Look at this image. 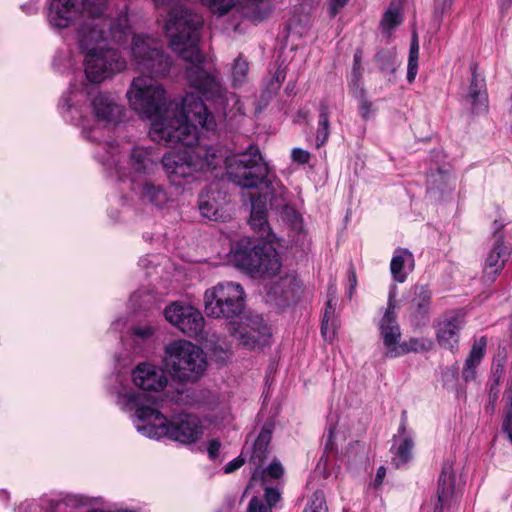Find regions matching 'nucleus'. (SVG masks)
Instances as JSON below:
<instances>
[{
    "label": "nucleus",
    "mask_w": 512,
    "mask_h": 512,
    "mask_svg": "<svg viewBox=\"0 0 512 512\" xmlns=\"http://www.w3.org/2000/svg\"><path fill=\"white\" fill-rule=\"evenodd\" d=\"M130 58L143 76L132 80L127 98L131 107L142 117L152 120L150 138L159 144H183V150L165 153L161 158L169 182L183 187L207 179L208 175L226 165L228 179L241 188L252 189L265 183L269 166L257 146L226 157L218 146L197 142L199 129L215 132L217 123L203 99L187 93L181 100L168 99L163 86L153 78L166 76L172 66L169 55L157 37L134 34Z\"/></svg>",
    "instance_id": "f257e3e1"
},
{
    "label": "nucleus",
    "mask_w": 512,
    "mask_h": 512,
    "mask_svg": "<svg viewBox=\"0 0 512 512\" xmlns=\"http://www.w3.org/2000/svg\"><path fill=\"white\" fill-rule=\"evenodd\" d=\"M109 0H50L49 26L63 31L75 26L74 41L83 57L85 78L101 84L127 67L121 52L107 45L108 40L122 44L131 34L126 8L117 18L109 17Z\"/></svg>",
    "instance_id": "f03ea898"
},
{
    "label": "nucleus",
    "mask_w": 512,
    "mask_h": 512,
    "mask_svg": "<svg viewBox=\"0 0 512 512\" xmlns=\"http://www.w3.org/2000/svg\"><path fill=\"white\" fill-rule=\"evenodd\" d=\"M156 7L171 6L165 23V31L170 38L171 48L180 57L191 63L186 68L185 76L190 87L211 102L215 109L226 115V107L233 102L240 115L244 114L243 103L235 94L228 96L223 84L213 74L207 72L200 65L203 56L198 49L200 39L199 30L203 25V18L196 12L178 4L181 0H152ZM208 6L213 13L220 16L228 13L234 6V0H200Z\"/></svg>",
    "instance_id": "7ed1b4c3"
},
{
    "label": "nucleus",
    "mask_w": 512,
    "mask_h": 512,
    "mask_svg": "<svg viewBox=\"0 0 512 512\" xmlns=\"http://www.w3.org/2000/svg\"><path fill=\"white\" fill-rule=\"evenodd\" d=\"M117 396L118 404L123 409H135V428L146 437H168L183 444H191L198 441L203 434L200 420L193 415L179 414L169 421L157 408L148 405L149 399L140 393L118 391Z\"/></svg>",
    "instance_id": "20e7f679"
},
{
    "label": "nucleus",
    "mask_w": 512,
    "mask_h": 512,
    "mask_svg": "<svg viewBox=\"0 0 512 512\" xmlns=\"http://www.w3.org/2000/svg\"><path fill=\"white\" fill-rule=\"evenodd\" d=\"M230 263L251 276L272 277L282 266L277 250L271 243L250 237L240 238L229 252Z\"/></svg>",
    "instance_id": "39448f33"
},
{
    "label": "nucleus",
    "mask_w": 512,
    "mask_h": 512,
    "mask_svg": "<svg viewBox=\"0 0 512 512\" xmlns=\"http://www.w3.org/2000/svg\"><path fill=\"white\" fill-rule=\"evenodd\" d=\"M163 363L171 376L180 381L197 380L207 366L203 350L188 340H174L167 344Z\"/></svg>",
    "instance_id": "423d86ee"
},
{
    "label": "nucleus",
    "mask_w": 512,
    "mask_h": 512,
    "mask_svg": "<svg viewBox=\"0 0 512 512\" xmlns=\"http://www.w3.org/2000/svg\"><path fill=\"white\" fill-rule=\"evenodd\" d=\"M245 291L237 282L225 281L204 293V310L208 317L235 322L245 309Z\"/></svg>",
    "instance_id": "0eeeda50"
},
{
    "label": "nucleus",
    "mask_w": 512,
    "mask_h": 512,
    "mask_svg": "<svg viewBox=\"0 0 512 512\" xmlns=\"http://www.w3.org/2000/svg\"><path fill=\"white\" fill-rule=\"evenodd\" d=\"M228 332L238 345L251 350L268 345L272 335L270 328L260 316H252L239 323L231 322Z\"/></svg>",
    "instance_id": "6e6552de"
},
{
    "label": "nucleus",
    "mask_w": 512,
    "mask_h": 512,
    "mask_svg": "<svg viewBox=\"0 0 512 512\" xmlns=\"http://www.w3.org/2000/svg\"><path fill=\"white\" fill-rule=\"evenodd\" d=\"M166 320L183 334L196 339L204 336L205 318L189 304L172 303L164 310Z\"/></svg>",
    "instance_id": "1a4fd4ad"
},
{
    "label": "nucleus",
    "mask_w": 512,
    "mask_h": 512,
    "mask_svg": "<svg viewBox=\"0 0 512 512\" xmlns=\"http://www.w3.org/2000/svg\"><path fill=\"white\" fill-rule=\"evenodd\" d=\"M90 110L95 122L104 127L116 126L124 118L125 108L111 92L99 91L90 98Z\"/></svg>",
    "instance_id": "9d476101"
},
{
    "label": "nucleus",
    "mask_w": 512,
    "mask_h": 512,
    "mask_svg": "<svg viewBox=\"0 0 512 512\" xmlns=\"http://www.w3.org/2000/svg\"><path fill=\"white\" fill-rule=\"evenodd\" d=\"M396 290V286L390 289L386 310L378 324L380 338L386 349L384 355L387 358H392V350L397 349L402 335L396 319Z\"/></svg>",
    "instance_id": "9b49d317"
},
{
    "label": "nucleus",
    "mask_w": 512,
    "mask_h": 512,
    "mask_svg": "<svg viewBox=\"0 0 512 512\" xmlns=\"http://www.w3.org/2000/svg\"><path fill=\"white\" fill-rule=\"evenodd\" d=\"M89 85L84 82L71 83L67 94L60 101V110L64 119L69 120L75 125H82V111L79 105L88 92Z\"/></svg>",
    "instance_id": "f8f14e48"
},
{
    "label": "nucleus",
    "mask_w": 512,
    "mask_h": 512,
    "mask_svg": "<svg viewBox=\"0 0 512 512\" xmlns=\"http://www.w3.org/2000/svg\"><path fill=\"white\" fill-rule=\"evenodd\" d=\"M132 380L138 388L144 391L158 392L168 384L165 372L150 363H140L132 371Z\"/></svg>",
    "instance_id": "ddd939ff"
},
{
    "label": "nucleus",
    "mask_w": 512,
    "mask_h": 512,
    "mask_svg": "<svg viewBox=\"0 0 512 512\" xmlns=\"http://www.w3.org/2000/svg\"><path fill=\"white\" fill-rule=\"evenodd\" d=\"M393 440L394 444L391 447L393 457L391 463L395 468H400L411 460L414 447L413 434L407 430L405 411L401 415L398 433L394 436Z\"/></svg>",
    "instance_id": "4468645a"
},
{
    "label": "nucleus",
    "mask_w": 512,
    "mask_h": 512,
    "mask_svg": "<svg viewBox=\"0 0 512 512\" xmlns=\"http://www.w3.org/2000/svg\"><path fill=\"white\" fill-rule=\"evenodd\" d=\"M409 303L411 321L416 326L425 325L429 320L432 293L427 285H415L411 289Z\"/></svg>",
    "instance_id": "2eb2a0df"
},
{
    "label": "nucleus",
    "mask_w": 512,
    "mask_h": 512,
    "mask_svg": "<svg viewBox=\"0 0 512 512\" xmlns=\"http://www.w3.org/2000/svg\"><path fill=\"white\" fill-rule=\"evenodd\" d=\"M472 77L468 87V93L465 96V101L471 106L473 114H484L488 112V95L486 89V82L484 77L477 73L475 65L470 66Z\"/></svg>",
    "instance_id": "dca6fc26"
},
{
    "label": "nucleus",
    "mask_w": 512,
    "mask_h": 512,
    "mask_svg": "<svg viewBox=\"0 0 512 512\" xmlns=\"http://www.w3.org/2000/svg\"><path fill=\"white\" fill-rule=\"evenodd\" d=\"M509 255L510 253L505 246L503 235L497 236L484 259V277L493 282L503 270Z\"/></svg>",
    "instance_id": "f3484780"
},
{
    "label": "nucleus",
    "mask_w": 512,
    "mask_h": 512,
    "mask_svg": "<svg viewBox=\"0 0 512 512\" xmlns=\"http://www.w3.org/2000/svg\"><path fill=\"white\" fill-rule=\"evenodd\" d=\"M455 481L456 475L453 469V464L447 461L443 464L438 479V502L436 509L443 510L446 507H450L454 503L457 495Z\"/></svg>",
    "instance_id": "a211bd4d"
},
{
    "label": "nucleus",
    "mask_w": 512,
    "mask_h": 512,
    "mask_svg": "<svg viewBox=\"0 0 512 512\" xmlns=\"http://www.w3.org/2000/svg\"><path fill=\"white\" fill-rule=\"evenodd\" d=\"M462 325L463 321L458 315L446 317L439 322L436 331L439 345L452 352H456L458 350L459 332Z\"/></svg>",
    "instance_id": "6ab92c4d"
},
{
    "label": "nucleus",
    "mask_w": 512,
    "mask_h": 512,
    "mask_svg": "<svg viewBox=\"0 0 512 512\" xmlns=\"http://www.w3.org/2000/svg\"><path fill=\"white\" fill-rule=\"evenodd\" d=\"M266 213V204L261 200V197L252 198L249 224L253 231L259 234L260 238L270 243L274 240V235H272Z\"/></svg>",
    "instance_id": "aec40b11"
},
{
    "label": "nucleus",
    "mask_w": 512,
    "mask_h": 512,
    "mask_svg": "<svg viewBox=\"0 0 512 512\" xmlns=\"http://www.w3.org/2000/svg\"><path fill=\"white\" fill-rule=\"evenodd\" d=\"M220 196V192L212 187L199 195V210L203 217L214 221L223 217Z\"/></svg>",
    "instance_id": "412c9836"
},
{
    "label": "nucleus",
    "mask_w": 512,
    "mask_h": 512,
    "mask_svg": "<svg viewBox=\"0 0 512 512\" xmlns=\"http://www.w3.org/2000/svg\"><path fill=\"white\" fill-rule=\"evenodd\" d=\"M486 345L487 341L485 337H481L474 341L462 370V378L465 382H471L476 379V369L485 355Z\"/></svg>",
    "instance_id": "4be33fe9"
},
{
    "label": "nucleus",
    "mask_w": 512,
    "mask_h": 512,
    "mask_svg": "<svg viewBox=\"0 0 512 512\" xmlns=\"http://www.w3.org/2000/svg\"><path fill=\"white\" fill-rule=\"evenodd\" d=\"M158 156L152 148L134 147L130 154V165L135 172L149 173L157 165Z\"/></svg>",
    "instance_id": "5701e85b"
},
{
    "label": "nucleus",
    "mask_w": 512,
    "mask_h": 512,
    "mask_svg": "<svg viewBox=\"0 0 512 512\" xmlns=\"http://www.w3.org/2000/svg\"><path fill=\"white\" fill-rule=\"evenodd\" d=\"M406 265H408L409 270L413 269L414 258L412 253L406 248L399 247L395 249L390 263V271L396 282L403 283L407 279Z\"/></svg>",
    "instance_id": "b1692460"
},
{
    "label": "nucleus",
    "mask_w": 512,
    "mask_h": 512,
    "mask_svg": "<svg viewBox=\"0 0 512 512\" xmlns=\"http://www.w3.org/2000/svg\"><path fill=\"white\" fill-rule=\"evenodd\" d=\"M139 194L144 203L151 204L157 208H163L170 201V196L165 187L150 181H146L141 185Z\"/></svg>",
    "instance_id": "393cba45"
},
{
    "label": "nucleus",
    "mask_w": 512,
    "mask_h": 512,
    "mask_svg": "<svg viewBox=\"0 0 512 512\" xmlns=\"http://www.w3.org/2000/svg\"><path fill=\"white\" fill-rule=\"evenodd\" d=\"M118 146L112 142H106L99 146L96 157L109 170H114L119 179H123L125 172L119 167Z\"/></svg>",
    "instance_id": "a878e982"
},
{
    "label": "nucleus",
    "mask_w": 512,
    "mask_h": 512,
    "mask_svg": "<svg viewBox=\"0 0 512 512\" xmlns=\"http://www.w3.org/2000/svg\"><path fill=\"white\" fill-rule=\"evenodd\" d=\"M273 425L266 423L257 436L252 449L251 461L261 465L267 456L268 446L272 437Z\"/></svg>",
    "instance_id": "bb28decb"
},
{
    "label": "nucleus",
    "mask_w": 512,
    "mask_h": 512,
    "mask_svg": "<svg viewBox=\"0 0 512 512\" xmlns=\"http://www.w3.org/2000/svg\"><path fill=\"white\" fill-rule=\"evenodd\" d=\"M249 4L245 10V17L258 24L268 19L273 11L274 5L271 0H248Z\"/></svg>",
    "instance_id": "cd10ccee"
},
{
    "label": "nucleus",
    "mask_w": 512,
    "mask_h": 512,
    "mask_svg": "<svg viewBox=\"0 0 512 512\" xmlns=\"http://www.w3.org/2000/svg\"><path fill=\"white\" fill-rule=\"evenodd\" d=\"M433 348V341L429 338H410L407 341L401 342L397 349L392 350V358H397L408 353L427 352Z\"/></svg>",
    "instance_id": "c85d7f7f"
},
{
    "label": "nucleus",
    "mask_w": 512,
    "mask_h": 512,
    "mask_svg": "<svg viewBox=\"0 0 512 512\" xmlns=\"http://www.w3.org/2000/svg\"><path fill=\"white\" fill-rule=\"evenodd\" d=\"M265 502L258 497H253L248 505V512H272V508L280 501L281 493L276 488L266 487Z\"/></svg>",
    "instance_id": "c756f323"
},
{
    "label": "nucleus",
    "mask_w": 512,
    "mask_h": 512,
    "mask_svg": "<svg viewBox=\"0 0 512 512\" xmlns=\"http://www.w3.org/2000/svg\"><path fill=\"white\" fill-rule=\"evenodd\" d=\"M338 299L328 298L321 324V333L326 340H332L337 328L335 309Z\"/></svg>",
    "instance_id": "7c9ffc66"
},
{
    "label": "nucleus",
    "mask_w": 512,
    "mask_h": 512,
    "mask_svg": "<svg viewBox=\"0 0 512 512\" xmlns=\"http://www.w3.org/2000/svg\"><path fill=\"white\" fill-rule=\"evenodd\" d=\"M318 127L316 131V145L319 147L326 143L330 135V112L326 101L319 105Z\"/></svg>",
    "instance_id": "2f4dec72"
},
{
    "label": "nucleus",
    "mask_w": 512,
    "mask_h": 512,
    "mask_svg": "<svg viewBox=\"0 0 512 512\" xmlns=\"http://www.w3.org/2000/svg\"><path fill=\"white\" fill-rule=\"evenodd\" d=\"M418 58H419V42L418 36L416 33H413L410 49H409V57H408V66H407V80L409 83H412L418 72Z\"/></svg>",
    "instance_id": "473e14b6"
},
{
    "label": "nucleus",
    "mask_w": 512,
    "mask_h": 512,
    "mask_svg": "<svg viewBox=\"0 0 512 512\" xmlns=\"http://www.w3.org/2000/svg\"><path fill=\"white\" fill-rule=\"evenodd\" d=\"M286 189L283 185L277 184L276 186L271 187L270 195V206L274 209H284L285 211L292 212L296 217L295 211L288 206V200L286 199Z\"/></svg>",
    "instance_id": "72a5a7b5"
},
{
    "label": "nucleus",
    "mask_w": 512,
    "mask_h": 512,
    "mask_svg": "<svg viewBox=\"0 0 512 512\" xmlns=\"http://www.w3.org/2000/svg\"><path fill=\"white\" fill-rule=\"evenodd\" d=\"M401 21L400 7L398 5L391 4L382 18L380 27L384 33L390 34L401 23Z\"/></svg>",
    "instance_id": "f704fd0d"
},
{
    "label": "nucleus",
    "mask_w": 512,
    "mask_h": 512,
    "mask_svg": "<svg viewBox=\"0 0 512 512\" xmlns=\"http://www.w3.org/2000/svg\"><path fill=\"white\" fill-rule=\"evenodd\" d=\"M249 72L248 62L242 56H238L232 68V85L235 88L241 87L247 80Z\"/></svg>",
    "instance_id": "c9c22d12"
},
{
    "label": "nucleus",
    "mask_w": 512,
    "mask_h": 512,
    "mask_svg": "<svg viewBox=\"0 0 512 512\" xmlns=\"http://www.w3.org/2000/svg\"><path fill=\"white\" fill-rule=\"evenodd\" d=\"M304 512H328L323 491H315L309 498Z\"/></svg>",
    "instance_id": "e433bc0d"
},
{
    "label": "nucleus",
    "mask_w": 512,
    "mask_h": 512,
    "mask_svg": "<svg viewBox=\"0 0 512 512\" xmlns=\"http://www.w3.org/2000/svg\"><path fill=\"white\" fill-rule=\"evenodd\" d=\"M506 398L507 406L505 410L504 420L502 423V430L512 443V384L509 387Z\"/></svg>",
    "instance_id": "4c0bfd02"
},
{
    "label": "nucleus",
    "mask_w": 512,
    "mask_h": 512,
    "mask_svg": "<svg viewBox=\"0 0 512 512\" xmlns=\"http://www.w3.org/2000/svg\"><path fill=\"white\" fill-rule=\"evenodd\" d=\"M451 181V176L446 173V172H442V171H437V172H432L428 175V179H427V182H428V190L429 191H432L434 189H440L441 188V184H449Z\"/></svg>",
    "instance_id": "58836bf2"
},
{
    "label": "nucleus",
    "mask_w": 512,
    "mask_h": 512,
    "mask_svg": "<svg viewBox=\"0 0 512 512\" xmlns=\"http://www.w3.org/2000/svg\"><path fill=\"white\" fill-rule=\"evenodd\" d=\"M452 4L453 0H435L433 16L437 25V29L440 28L443 14L451 9Z\"/></svg>",
    "instance_id": "ea45409f"
},
{
    "label": "nucleus",
    "mask_w": 512,
    "mask_h": 512,
    "mask_svg": "<svg viewBox=\"0 0 512 512\" xmlns=\"http://www.w3.org/2000/svg\"><path fill=\"white\" fill-rule=\"evenodd\" d=\"M346 456L350 461H358L366 456L365 444L355 441L349 445L346 451Z\"/></svg>",
    "instance_id": "a19ab883"
},
{
    "label": "nucleus",
    "mask_w": 512,
    "mask_h": 512,
    "mask_svg": "<svg viewBox=\"0 0 512 512\" xmlns=\"http://www.w3.org/2000/svg\"><path fill=\"white\" fill-rule=\"evenodd\" d=\"M376 61L380 70L394 72V59L391 53L380 51L376 54Z\"/></svg>",
    "instance_id": "79ce46f5"
},
{
    "label": "nucleus",
    "mask_w": 512,
    "mask_h": 512,
    "mask_svg": "<svg viewBox=\"0 0 512 512\" xmlns=\"http://www.w3.org/2000/svg\"><path fill=\"white\" fill-rule=\"evenodd\" d=\"M63 499H44L42 500L41 509L45 512H71L67 506H61Z\"/></svg>",
    "instance_id": "37998d69"
},
{
    "label": "nucleus",
    "mask_w": 512,
    "mask_h": 512,
    "mask_svg": "<svg viewBox=\"0 0 512 512\" xmlns=\"http://www.w3.org/2000/svg\"><path fill=\"white\" fill-rule=\"evenodd\" d=\"M499 396V381L495 380L491 385L488 393V405L486 407L487 412L494 413L495 404Z\"/></svg>",
    "instance_id": "c03bdc74"
},
{
    "label": "nucleus",
    "mask_w": 512,
    "mask_h": 512,
    "mask_svg": "<svg viewBox=\"0 0 512 512\" xmlns=\"http://www.w3.org/2000/svg\"><path fill=\"white\" fill-rule=\"evenodd\" d=\"M372 103L365 97L364 93L360 97L359 113L364 120H367L372 115Z\"/></svg>",
    "instance_id": "a18cd8bd"
},
{
    "label": "nucleus",
    "mask_w": 512,
    "mask_h": 512,
    "mask_svg": "<svg viewBox=\"0 0 512 512\" xmlns=\"http://www.w3.org/2000/svg\"><path fill=\"white\" fill-rule=\"evenodd\" d=\"M62 499L63 503L60 504V507L67 506V508H69L71 511L79 508L84 504L83 498L77 495H67Z\"/></svg>",
    "instance_id": "49530a36"
},
{
    "label": "nucleus",
    "mask_w": 512,
    "mask_h": 512,
    "mask_svg": "<svg viewBox=\"0 0 512 512\" xmlns=\"http://www.w3.org/2000/svg\"><path fill=\"white\" fill-rule=\"evenodd\" d=\"M291 158L294 162L299 164H306L310 160V154L304 149L294 148L291 152Z\"/></svg>",
    "instance_id": "de8ad7c7"
},
{
    "label": "nucleus",
    "mask_w": 512,
    "mask_h": 512,
    "mask_svg": "<svg viewBox=\"0 0 512 512\" xmlns=\"http://www.w3.org/2000/svg\"><path fill=\"white\" fill-rule=\"evenodd\" d=\"M283 467L280 462L273 461L266 469L267 473L271 478L278 479L283 475Z\"/></svg>",
    "instance_id": "09e8293b"
},
{
    "label": "nucleus",
    "mask_w": 512,
    "mask_h": 512,
    "mask_svg": "<svg viewBox=\"0 0 512 512\" xmlns=\"http://www.w3.org/2000/svg\"><path fill=\"white\" fill-rule=\"evenodd\" d=\"M329 1V15L335 17L340 9H342L349 0H328Z\"/></svg>",
    "instance_id": "8fccbe9b"
},
{
    "label": "nucleus",
    "mask_w": 512,
    "mask_h": 512,
    "mask_svg": "<svg viewBox=\"0 0 512 512\" xmlns=\"http://www.w3.org/2000/svg\"><path fill=\"white\" fill-rule=\"evenodd\" d=\"M244 464V459L241 457L235 458L232 461L228 462L224 467V472L226 474L232 473L235 470L239 469Z\"/></svg>",
    "instance_id": "3c124183"
},
{
    "label": "nucleus",
    "mask_w": 512,
    "mask_h": 512,
    "mask_svg": "<svg viewBox=\"0 0 512 512\" xmlns=\"http://www.w3.org/2000/svg\"><path fill=\"white\" fill-rule=\"evenodd\" d=\"M220 447H221V443L216 439H213L209 442L207 450H208V455L211 459H215L218 456Z\"/></svg>",
    "instance_id": "603ef678"
},
{
    "label": "nucleus",
    "mask_w": 512,
    "mask_h": 512,
    "mask_svg": "<svg viewBox=\"0 0 512 512\" xmlns=\"http://www.w3.org/2000/svg\"><path fill=\"white\" fill-rule=\"evenodd\" d=\"M133 333L140 338H148L153 334V329L150 326L135 327Z\"/></svg>",
    "instance_id": "864d4df0"
},
{
    "label": "nucleus",
    "mask_w": 512,
    "mask_h": 512,
    "mask_svg": "<svg viewBox=\"0 0 512 512\" xmlns=\"http://www.w3.org/2000/svg\"><path fill=\"white\" fill-rule=\"evenodd\" d=\"M385 476H386V469L384 466H380L377 469V473H376L375 479L373 481L374 488H378L382 485Z\"/></svg>",
    "instance_id": "5fc2aeb1"
},
{
    "label": "nucleus",
    "mask_w": 512,
    "mask_h": 512,
    "mask_svg": "<svg viewBox=\"0 0 512 512\" xmlns=\"http://www.w3.org/2000/svg\"><path fill=\"white\" fill-rule=\"evenodd\" d=\"M38 505L34 501L27 500L19 505L17 512H31L36 510Z\"/></svg>",
    "instance_id": "6e6d98bb"
},
{
    "label": "nucleus",
    "mask_w": 512,
    "mask_h": 512,
    "mask_svg": "<svg viewBox=\"0 0 512 512\" xmlns=\"http://www.w3.org/2000/svg\"><path fill=\"white\" fill-rule=\"evenodd\" d=\"M336 437V432H335V429L333 428H330L328 430V433L326 435V444H325V448L326 450H333L334 449V439Z\"/></svg>",
    "instance_id": "4d7b16f0"
},
{
    "label": "nucleus",
    "mask_w": 512,
    "mask_h": 512,
    "mask_svg": "<svg viewBox=\"0 0 512 512\" xmlns=\"http://www.w3.org/2000/svg\"><path fill=\"white\" fill-rule=\"evenodd\" d=\"M349 282H350V294L352 293V290L355 288L357 280H356V273L353 269L349 270Z\"/></svg>",
    "instance_id": "13d9d810"
},
{
    "label": "nucleus",
    "mask_w": 512,
    "mask_h": 512,
    "mask_svg": "<svg viewBox=\"0 0 512 512\" xmlns=\"http://www.w3.org/2000/svg\"><path fill=\"white\" fill-rule=\"evenodd\" d=\"M327 295H328V298L338 299L337 298V287L334 283L329 284L328 290H327Z\"/></svg>",
    "instance_id": "bf43d9fd"
},
{
    "label": "nucleus",
    "mask_w": 512,
    "mask_h": 512,
    "mask_svg": "<svg viewBox=\"0 0 512 512\" xmlns=\"http://www.w3.org/2000/svg\"><path fill=\"white\" fill-rule=\"evenodd\" d=\"M361 61V52L357 51L354 54V70H359Z\"/></svg>",
    "instance_id": "052dcab7"
},
{
    "label": "nucleus",
    "mask_w": 512,
    "mask_h": 512,
    "mask_svg": "<svg viewBox=\"0 0 512 512\" xmlns=\"http://www.w3.org/2000/svg\"><path fill=\"white\" fill-rule=\"evenodd\" d=\"M284 76H282L281 72H276L274 79L272 80L271 84H274V80L276 82V88H279L280 86V80L283 79Z\"/></svg>",
    "instance_id": "680f3d73"
},
{
    "label": "nucleus",
    "mask_w": 512,
    "mask_h": 512,
    "mask_svg": "<svg viewBox=\"0 0 512 512\" xmlns=\"http://www.w3.org/2000/svg\"><path fill=\"white\" fill-rule=\"evenodd\" d=\"M495 231L494 233H498L504 226L505 224L503 222H499V221H495Z\"/></svg>",
    "instance_id": "e2e57ef3"
},
{
    "label": "nucleus",
    "mask_w": 512,
    "mask_h": 512,
    "mask_svg": "<svg viewBox=\"0 0 512 512\" xmlns=\"http://www.w3.org/2000/svg\"><path fill=\"white\" fill-rule=\"evenodd\" d=\"M0 497L3 500H8L9 495H8V493L6 491H0Z\"/></svg>",
    "instance_id": "0e129e2a"
},
{
    "label": "nucleus",
    "mask_w": 512,
    "mask_h": 512,
    "mask_svg": "<svg viewBox=\"0 0 512 512\" xmlns=\"http://www.w3.org/2000/svg\"><path fill=\"white\" fill-rule=\"evenodd\" d=\"M512 0H501V6L502 8L508 7L511 4Z\"/></svg>",
    "instance_id": "69168bd1"
},
{
    "label": "nucleus",
    "mask_w": 512,
    "mask_h": 512,
    "mask_svg": "<svg viewBox=\"0 0 512 512\" xmlns=\"http://www.w3.org/2000/svg\"><path fill=\"white\" fill-rule=\"evenodd\" d=\"M299 115H300V116H302L303 118H306L307 113H306V112L299 111Z\"/></svg>",
    "instance_id": "338daca9"
}]
</instances>
